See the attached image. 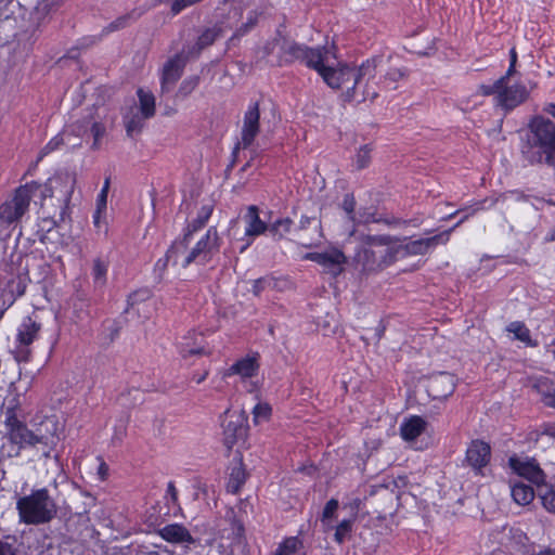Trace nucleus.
Returning <instances> with one entry per match:
<instances>
[{
    "label": "nucleus",
    "mask_w": 555,
    "mask_h": 555,
    "mask_svg": "<svg viewBox=\"0 0 555 555\" xmlns=\"http://www.w3.org/2000/svg\"><path fill=\"white\" fill-rule=\"evenodd\" d=\"M452 231L453 229H449L430 237L409 241L399 245L396 244L397 258L406 256H424L437 245L447 244Z\"/></svg>",
    "instance_id": "nucleus-10"
},
{
    "label": "nucleus",
    "mask_w": 555,
    "mask_h": 555,
    "mask_svg": "<svg viewBox=\"0 0 555 555\" xmlns=\"http://www.w3.org/2000/svg\"><path fill=\"white\" fill-rule=\"evenodd\" d=\"M41 330V324L30 317L24 319L17 330V343L18 347L16 350L17 361H27L30 356L29 345L38 337Z\"/></svg>",
    "instance_id": "nucleus-13"
},
{
    "label": "nucleus",
    "mask_w": 555,
    "mask_h": 555,
    "mask_svg": "<svg viewBox=\"0 0 555 555\" xmlns=\"http://www.w3.org/2000/svg\"><path fill=\"white\" fill-rule=\"evenodd\" d=\"M359 240L360 247L354 260L363 271H382L398 259L396 243L400 238L390 235H360Z\"/></svg>",
    "instance_id": "nucleus-4"
},
{
    "label": "nucleus",
    "mask_w": 555,
    "mask_h": 555,
    "mask_svg": "<svg viewBox=\"0 0 555 555\" xmlns=\"http://www.w3.org/2000/svg\"><path fill=\"white\" fill-rule=\"evenodd\" d=\"M152 297V293L149 288H141L132 292L127 299V308L125 312L134 310L140 314V306L144 305Z\"/></svg>",
    "instance_id": "nucleus-32"
},
{
    "label": "nucleus",
    "mask_w": 555,
    "mask_h": 555,
    "mask_svg": "<svg viewBox=\"0 0 555 555\" xmlns=\"http://www.w3.org/2000/svg\"><path fill=\"white\" fill-rule=\"evenodd\" d=\"M377 59H370L359 67L330 65L324 74V81L333 89L345 88V100L349 102L373 101L378 95V82L375 81Z\"/></svg>",
    "instance_id": "nucleus-1"
},
{
    "label": "nucleus",
    "mask_w": 555,
    "mask_h": 555,
    "mask_svg": "<svg viewBox=\"0 0 555 555\" xmlns=\"http://www.w3.org/2000/svg\"><path fill=\"white\" fill-rule=\"evenodd\" d=\"M246 470L243 466L242 462L236 463L232 468L229 477V481L227 483V490L230 493H237L242 486L246 481Z\"/></svg>",
    "instance_id": "nucleus-29"
},
{
    "label": "nucleus",
    "mask_w": 555,
    "mask_h": 555,
    "mask_svg": "<svg viewBox=\"0 0 555 555\" xmlns=\"http://www.w3.org/2000/svg\"><path fill=\"white\" fill-rule=\"evenodd\" d=\"M297 232L300 243L306 247H311L322 238L320 219L317 217L301 216Z\"/></svg>",
    "instance_id": "nucleus-20"
},
{
    "label": "nucleus",
    "mask_w": 555,
    "mask_h": 555,
    "mask_svg": "<svg viewBox=\"0 0 555 555\" xmlns=\"http://www.w3.org/2000/svg\"><path fill=\"white\" fill-rule=\"evenodd\" d=\"M352 528V521L349 519H345L339 522V525L336 527L335 531V540L338 543H343L346 537L350 533Z\"/></svg>",
    "instance_id": "nucleus-45"
},
{
    "label": "nucleus",
    "mask_w": 555,
    "mask_h": 555,
    "mask_svg": "<svg viewBox=\"0 0 555 555\" xmlns=\"http://www.w3.org/2000/svg\"><path fill=\"white\" fill-rule=\"evenodd\" d=\"M532 388L538 393L542 395L545 404L547 400H552V395L555 387H553V384L550 382L548 378L542 377L537 379L533 383Z\"/></svg>",
    "instance_id": "nucleus-39"
},
{
    "label": "nucleus",
    "mask_w": 555,
    "mask_h": 555,
    "mask_svg": "<svg viewBox=\"0 0 555 555\" xmlns=\"http://www.w3.org/2000/svg\"><path fill=\"white\" fill-rule=\"evenodd\" d=\"M221 36H222V28L218 25H215L210 28L205 29L198 36L195 46L188 50V54L191 56L198 55L202 50L211 46Z\"/></svg>",
    "instance_id": "nucleus-24"
},
{
    "label": "nucleus",
    "mask_w": 555,
    "mask_h": 555,
    "mask_svg": "<svg viewBox=\"0 0 555 555\" xmlns=\"http://www.w3.org/2000/svg\"><path fill=\"white\" fill-rule=\"evenodd\" d=\"M509 63L511 64L517 63V53H516L515 48L511 49V51H509Z\"/></svg>",
    "instance_id": "nucleus-64"
},
{
    "label": "nucleus",
    "mask_w": 555,
    "mask_h": 555,
    "mask_svg": "<svg viewBox=\"0 0 555 555\" xmlns=\"http://www.w3.org/2000/svg\"><path fill=\"white\" fill-rule=\"evenodd\" d=\"M257 23H258V14L256 12H251L249 17L247 18V22L244 23L243 25H241L236 29V31L234 33V35L231 39L240 38V37L246 35L250 29H253L256 26Z\"/></svg>",
    "instance_id": "nucleus-43"
},
{
    "label": "nucleus",
    "mask_w": 555,
    "mask_h": 555,
    "mask_svg": "<svg viewBox=\"0 0 555 555\" xmlns=\"http://www.w3.org/2000/svg\"><path fill=\"white\" fill-rule=\"evenodd\" d=\"M212 209H214V207L210 204L204 205L199 209L197 217L188 225L186 232L184 234V241H188L193 232H196L202 227H204V224L210 218V216L212 214Z\"/></svg>",
    "instance_id": "nucleus-30"
},
{
    "label": "nucleus",
    "mask_w": 555,
    "mask_h": 555,
    "mask_svg": "<svg viewBox=\"0 0 555 555\" xmlns=\"http://www.w3.org/2000/svg\"><path fill=\"white\" fill-rule=\"evenodd\" d=\"M259 104L256 102L248 107L244 115L242 127V141L236 145L234 151L238 149L240 144H242L243 147L246 149L254 142L255 138L259 133Z\"/></svg>",
    "instance_id": "nucleus-19"
},
{
    "label": "nucleus",
    "mask_w": 555,
    "mask_h": 555,
    "mask_svg": "<svg viewBox=\"0 0 555 555\" xmlns=\"http://www.w3.org/2000/svg\"><path fill=\"white\" fill-rule=\"evenodd\" d=\"M455 386L456 379L454 375L440 372L429 378L427 392L433 399L442 400L453 393Z\"/></svg>",
    "instance_id": "nucleus-17"
},
{
    "label": "nucleus",
    "mask_w": 555,
    "mask_h": 555,
    "mask_svg": "<svg viewBox=\"0 0 555 555\" xmlns=\"http://www.w3.org/2000/svg\"><path fill=\"white\" fill-rule=\"evenodd\" d=\"M103 212L104 211H100L99 209H96L93 215V223L99 230L101 229V218Z\"/></svg>",
    "instance_id": "nucleus-60"
},
{
    "label": "nucleus",
    "mask_w": 555,
    "mask_h": 555,
    "mask_svg": "<svg viewBox=\"0 0 555 555\" xmlns=\"http://www.w3.org/2000/svg\"><path fill=\"white\" fill-rule=\"evenodd\" d=\"M258 367L259 364L257 362V358L247 356L232 364L223 373V377H229L231 375H240L242 378L253 377L254 375H256Z\"/></svg>",
    "instance_id": "nucleus-22"
},
{
    "label": "nucleus",
    "mask_w": 555,
    "mask_h": 555,
    "mask_svg": "<svg viewBox=\"0 0 555 555\" xmlns=\"http://www.w3.org/2000/svg\"><path fill=\"white\" fill-rule=\"evenodd\" d=\"M343 209L346 211V214L349 216L350 220H354V207H356V199L352 194H346L344 196L343 203H341Z\"/></svg>",
    "instance_id": "nucleus-48"
},
{
    "label": "nucleus",
    "mask_w": 555,
    "mask_h": 555,
    "mask_svg": "<svg viewBox=\"0 0 555 555\" xmlns=\"http://www.w3.org/2000/svg\"><path fill=\"white\" fill-rule=\"evenodd\" d=\"M282 35L281 33H278L276 34V37H274L272 40L268 41L264 47H263V55L264 56H268L270 55L275 47H279L281 49V43H282Z\"/></svg>",
    "instance_id": "nucleus-50"
},
{
    "label": "nucleus",
    "mask_w": 555,
    "mask_h": 555,
    "mask_svg": "<svg viewBox=\"0 0 555 555\" xmlns=\"http://www.w3.org/2000/svg\"><path fill=\"white\" fill-rule=\"evenodd\" d=\"M140 15H141V13L138 12L137 10H133L129 13L120 15L105 27V31L113 33V31L124 29V28L128 27L132 21L138 20L140 17Z\"/></svg>",
    "instance_id": "nucleus-34"
},
{
    "label": "nucleus",
    "mask_w": 555,
    "mask_h": 555,
    "mask_svg": "<svg viewBox=\"0 0 555 555\" xmlns=\"http://www.w3.org/2000/svg\"><path fill=\"white\" fill-rule=\"evenodd\" d=\"M245 503L241 501L235 507H228L217 521V529L221 539L231 541V544H241L244 540V524L242 511Z\"/></svg>",
    "instance_id": "nucleus-9"
},
{
    "label": "nucleus",
    "mask_w": 555,
    "mask_h": 555,
    "mask_svg": "<svg viewBox=\"0 0 555 555\" xmlns=\"http://www.w3.org/2000/svg\"><path fill=\"white\" fill-rule=\"evenodd\" d=\"M171 259H167V256L165 257L164 260L159 259L156 263V268H158L159 270H165L167 263L170 261Z\"/></svg>",
    "instance_id": "nucleus-63"
},
{
    "label": "nucleus",
    "mask_w": 555,
    "mask_h": 555,
    "mask_svg": "<svg viewBox=\"0 0 555 555\" xmlns=\"http://www.w3.org/2000/svg\"><path fill=\"white\" fill-rule=\"evenodd\" d=\"M371 160V149L369 145H363L359 149L357 157H356V165L358 169H363L367 167Z\"/></svg>",
    "instance_id": "nucleus-44"
},
{
    "label": "nucleus",
    "mask_w": 555,
    "mask_h": 555,
    "mask_svg": "<svg viewBox=\"0 0 555 555\" xmlns=\"http://www.w3.org/2000/svg\"><path fill=\"white\" fill-rule=\"evenodd\" d=\"M529 98V91L525 85L515 83L513 86L501 87L495 96L496 105L502 109L509 112L524 103Z\"/></svg>",
    "instance_id": "nucleus-15"
},
{
    "label": "nucleus",
    "mask_w": 555,
    "mask_h": 555,
    "mask_svg": "<svg viewBox=\"0 0 555 555\" xmlns=\"http://www.w3.org/2000/svg\"><path fill=\"white\" fill-rule=\"evenodd\" d=\"M539 495L543 506L551 513H555V489L546 485L539 487Z\"/></svg>",
    "instance_id": "nucleus-38"
},
{
    "label": "nucleus",
    "mask_w": 555,
    "mask_h": 555,
    "mask_svg": "<svg viewBox=\"0 0 555 555\" xmlns=\"http://www.w3.org/2000/svg\"><path fill=\"white\" fill-rule=\"evenodd\" d=\"M105 126L101 122H93L91 127V133L93 137V147L98 149L101 139L105 135Z\"/></svg>",
    "instance_id": "nucleus-47"
},
{
    "label": "nucleus",
    "mask_w": 555,
    "mask_h": 555,
    "mask_svg": "<svg viewBox=\"0 0 555 555\" xmlns=\"http://www.w3.org/2000/svg\"><path fill=\"white\" fill-rule=\"evenodd\" d=\"M107 194L108 193L101 191L99 196H98L96 209H99L100 211H105L106 210Z\"/></svg>",
    "instance_id": "nucleus-55"
},
{
    "label": "nucleus",
    "mask_w": 555,
    "mask_h": 555,
    "mask_svg": "<svg viewBox=\"0 0 555 555\" xmlns=\"http://www.w3.org/2000/svg\"><path fill=\"white\" fill-rule=\"evenodd\" d=\"M107 470H108L107 465L104 462H102L99 466V474L101 475L102 479H104L106 477Z\"/></svg>",
    "instance_id": "nucleus-62"
},
{
    "label": "nucleus",
    "mask_w": 555,
    "mask_h": 555,
    "mask_svg": "<svg viewBox=\"0 0 555 555\" xmlns=\"http://www.w3.org/2000/svg\"><path fill=\"white\" fill-rule=\"evenodd\" d=\"M338 508V501L335 500V499H331L324 509H323V518L326 519V518H332L333 515L335 514V512L337 511Z\"/></svg>",
    "instance_id": "nucleus-53"
},
{
    "label": "nucleus",
    "mask_w": 555,
    "mask_h": 555,
    "mask_svg": "<svg viewBox=\"0 0 555 555\" xmlns=\"http://www.w3.org/2000/svg\"><path fill=\"white\" fill-rule=\"evenodd\" d=\"M106 270V266L100 259L94 260L92 271L96 281H102L105 278Z\"/></svg>",
    "instance_id": "nucleus-51"
},
{
    "label": "nucleus",
    "mask_w": 555,
    "mask_h": 555,
    "mask_svg": "<svg viewBox=\"0 0 555 555\" xmlns=\"http://www.w3.org/2000/svg\"><path fill=\"white\" fill-rule=\"evenodd\" d=\"M501 87H503V79H498L493 85L478 86L477 93L483 96H489L492 94H495L496 96Z\"/></svg>",
    "instance_id": "nucleus-46"
},
{
    "label": "nucleus",
    "mask_w": 555,
    "mask_h": 555,
    "mask_svg": "<svg viewBox=\"0 0 555 555\" xmlns=\"http://www.w3.org/2000/svg\"><path fill=\"white\" fill-rule=\"evenodd\" d=\"M198 83H199V76H197V75L190 76V77L185 78L181 82L176 96L182 98V99L186 98L189 94H191L196 89Z\"/></svg>",
    "instance_id": "nucleus-40"
},
{
    "label": "nucleus",
    "mask_w": 555,
    "mask_h": 555,
    "mask_svg": "<svg viewBox=\"0 0 555 555\" xmlns=\"http://www.w3.org/2000/svg\"><path fill=\"white\" fill-rule=\"evenodd\" d=\"M247 221V228L245 230L246 236H258L266 230H269L267 224L259 218L258 208L256 206H249L245 216Z\"/></svg>",
    "instance_id": "nucleus-26"
},
{
    "label": "nucleus",
    "mask_w": 555,
    "mask_h": 555,
    "mask_svg": "<svg viewBox=\"0 0 555 555\" xmlns=\"http://www.w3.org/2000/svg\"><path fill=\"white\" fill-rule=\"evenodd\" d=\"M159 535L170 543H193L194 539L190 531L182 525H167L158 531Z\"/></svg>",
    "instance_id": "nucleus-23"
},
{
    "label": "nucleus",
    "mask_w": 555,
    "mask_h": 555,
    "mask_svg": "<svg viewBox=\"0 0 555 555\" xmlns=\"http://www.w3.org/2000/svg\"><path fill=\"white\" fill-rule=\"evenodd\" d=\"M144 117L139 113L125 117L126 133L129 138H133L141 133L144 128Z\"/></svg>",
    "instance_id": "nucleus-35"
},
{
    "label": "nucleus",
    "mask_w": 555,
    "mask_h": 555,
    "mask_svg": "<svg viewBox=\"0 0 555 555\" xmlns=\"http://www.w3.org/2000/svg\"><path fill=\"white\" fill-rule=\"evenodd\" d=\"M207 376H208V370H205L202 374H194L192 379L196 384H201L206 379Z\"/></svg>",
    "instance_id": "nucleus-59"
},
{
    "label": "nucleus",
    "mask_w": 555,
    "mask_h": 555,
    "mask_svg": "<svg viewBox=\"0 0 555 555\" xmlns=\"http://www.w3.org/2000/svg\"><path fill=\"white\" fill-rule=\"evenodd\" d=\"M406 77V70L403 67L389 66L385 72L382 80V85L385 89L395 90L397 88L396 82Z\"/></svg>",
    "instance_id": "nucleus-33"
},
{
    "label": "nucleus",
    "mask_w": 555,
    "mask_h": 555,
    "mask_svg": "<svg viewBox=\"0 0 555 555\" xmlns=\"http://www.w3.org/2000/svg\"><path fill=\"white\" fill-rule=\"evenodd\" d=\"M0 555H15L13 546L0 540Z\"/></svg>",
    "instance_id": "nucleus-56"
},
{
    "label": "nucleus",
    "mask_w": 555,
    "mask_h": 555,
    "mask_svg": "<svg viewBox=\"0 0 555 555\" xmlns=\"http://www.w3.org/2000/svg\"><path fill=\"white\" fill-rule=\"evenodd\" d=\"M508 464L518 476L535 483L538 488L544 482V473L534 460H521L517 456H511Z\"/></svg>",
    "instance_id": "nucleus-18"
},
{
    "label": "nucleus",
    "mask_w": 555,
    "mask_h": 555,
    "mask_svg": "<svg viewBox=\"0 0 555 555\" xmlns=\"http://www.w3.org/2000/svg\"><path fill=\"white\" fill-rule=\"evenodd\" d=\"M491 456L490 446L483 441H473L466 451V461L475 469L486 466Z\"/></svg>",
    "instance_id": "nucleus-21"
},
{
    "label": "nucleus",
    "mask_w": 555,
    "mask_h": 555,
    "mask_svg": "<svg viewBox=\"0 0 555 555\" xmlns=\"http://www.w3.org/2000/svg\"><path fill=\"white\" fill-rule=\"evenodd\" d=\"M543 111L555 118V103H548Z\"/></svg>",
    "instance_id": "nucleus-61"
},
{
    "label": "nucleus",
    "mask_w": 555,
    "mask_h": 555,
    "mask_svg": "<svg viewBox=\"0 0 555 555\" xmlns=\"http://www.w3.org/2000/svg\"><path fill=\"white\" fill-rule=\"evenodd\" d=\"M16 509L21 522L35 526L50 522L57 514V505L46 488L20 498Z\"/></svg>",
    "instance_id": "nucleus-7"
},
{
    "label": "nucleus",
    "mask_w": 555,
    "mask_h": 555,
    "mask_svg": "<svg viewBox=\"0 0 555 555\" xmlns=\"http://www.w3.org/2000/svg\"><path fill=\"white\" fill-rule=\"evenodd\" d=\"M330 54L332 52L327 47L310 48L282 37L278 64L283 66L299 61L307 67L317 70L324 79V74L330 67Z\"/></svg>",
    "instance_id": "nucleus-6"
},
{
    "label": "nucleus",
    "mask_w": 555,
    "mask_h": 555,
    "mask_svg": "<svg viewBox=\"0 0 555 555\" xmlns=\"http://www.w3.org/2000/svg\"><path fill=\"white\" fill-rule=\"evenodd\" d=\"M180 353L181 356L186 359L189 357L195 356V354H204L205 350L203 347H191L189 343H182L180 347Z\"/></svg>",
    "instance_id": "nucleus-49"
},
{
    "label": "nucleus",
    "mask_w": 555,
    "mask_h": 555,
    "mask_svg": "<svg viewBox=\"0 0 555 555\" xmlns=\"http://www.w3.org/2000/svg\"><path fill=\"white\" fill-rule=\"evenodd\" d=\"M105 330L108 332L106 339L112 343L119 335L120 326L117 322L112 321L105 326Z\"/></svg>",
    "instance_id": "nucleus-52"
},
{
    "label": "nucleus",
    "mask_w": 555,
    "mask_h": 555,
    "mask_svg": "<svg viewBox=\"0 0 555 555\" xmlns=\"http://www.w3.org/2000/svg\"><path fill=\"white\" fill-rule=\"evenodd\" d=\"M511 494L517 504L524 506L530 504L535 495L533 488L522 482H515L512 485Z\"/></svg>",
    "instance_id": "nucleus-28"
},
{
    "label": "nucleus",
    "mask_w": 555,
    "mask_h": 555,
    "mask_svg": "<svg viewBox=\"0 0 555 555\" xmlns=\"http://www.w3.org/2000/svg\"><path fill=\"white\" fill-rule=\"evenodd\" d=\"M138 98L140 104V114L144 118H151L155 115V96L152 92L143 89L138 90Z\"/></svg>",
    "instance_id": "nucleus-31"
},
{
    "label": "nucleus",
    "mask_w": 555,
    "mask_h": 555,
    "mask_svg": "<svg viewBox=\"0 0 555 555\" xmlns=\"http://www.w3.org/2000/svg\"><path fill=\"white\" fill-rule=\"evenodd\" d=\"M507 331L513 333L515 335L516 339H518L522 343H526L529 346H537L535 343H532L531 337H530V332L524 323L518 322V321L512 322L507 326Z\"/></svg>",
    "instance_id": "nucleus-36"
},
{
    "label": "nucleus",
    "mask_w": 555,
    "mask_h": 555,
    "mask_svg": "<svg viewBox=\"0 0 555 555\" xmlns=\"http://www.w3.org/2000/svg\"><path fill=\"white\" fill-rule=\"evenodd\" d=\"M542 433L544 435H547L550 437L555 438V423H553V424L552 423L551 424H545L543 426Z\"/></svg>",
    "instance_id": "nucleus-58"
},
{
    "label": "nucleus",
    "mask_w": 555,
    "mask_h": 555,
    "mask_svg": "<svg viewBox=\"0 0 555 555\" xmlns=\"http://www.w3.org/2000/svg\"><path fill=\"white\" fill-rule=\"evenodd\" d=\"M5 426L9 430L10 440L16 444L35 446L42 441L43 437H39L30 431L14 414H10L5 420Z\"/></svg>",
    "instance_id": "nucleus-16"
},
{
    "label": "nucleus",
    "mask_w": 555,
    "mask_h": 555,
    "mask_svg": "<svg viewBox=\"0 0 555 555\" xmlns=\"http://www.w3.org/2000/svg\"><path fill=\"white\" fill-rule=\"evenodd\" d=\"M189 54L184 51L169 57L162 69L160 92L168 93L172 90L176 82L180 79L186 65Z\"/></svg>",
    "instance_id": "nucleus-12"
},
{
    "label": "nucleus",
    "mask_w": 555,
    "mask_h": 555,
    "mask_svg": "<svg viewBox=\"0 0 555 555\" xmlns=\"http://www.w3.org/2000/svg\"><path fill=\"white\" fill-rule=\"evenodd\" d=\"M305 258L319 263L334 278L343 272V266L347 261L345 254L337 248H330L323 253H308Z\"/></svg>",
    "instance_id": "nucleus-14"
},
{
    "label": "nucleus",
    "mask_w": 555,
    "mask_h": 555,
    "mask_svg": "<svg viewBox=\"0 0 555 555\" xmlns=\"http://www.w3.org/2000/svg\"><path fill=\"white\" fill-rule=\"evenodd\" d=\"M253 415L256 424L267 421L271 415V406L268 403H258L253 409Z\"/></svg>",
    "instance_id": "nucleus-42"
},
{
    "label": "nucleus",
    "mask_w": 555,
    "mask_h": 555,
    "mask_svg": "<svg viewBox=\"0 0 555 555\" xmlns=\"http://www.w3.org/2000/svg\"><path fill=\"white\" fill-rule=\"evenodd\" d=\"M426 422L420 416H413L401 425L400 431L404 440H414L425 430Z\"/></svg>",
    "instance_id": "nucleus-27"
},
{
    "label": "nucleus",
    "mask_w": 555,
    "mask_h": 555,
    "mask_svg": "<svg viewBox=\"0 0 555 555\" xmlns=\"http://www.w3.org/2000/svg\"><path fill=\"white\" fill-rule=\"evenodd\" d=\"M40 188V183L35 181L17 188L13 197L0 206V220L8 224L20 220L28 210L31 198Z\"/></svg>",
    "instance_id": "nucleus-8"
},
{
    "label": "nucleus",
    "mask_w": 555,
    "mask_h": 555,
    "mask_svg": "<svg viewBox=\"0 0 555 555\" xmlns=\"http://www.w3.org/2000/svg\"><path fill=\"white\" fill-rule=\"evenodd\" d=\"M167 494L172 505H178V491L173 481H169L167 485Z\"/></svg>",
    "instance_id": "nucleus-54"
},
{
    "label": "nucleus",
    "mask_w": 555,
    "mask_h": 555,
    "mask_svg": "<svg viewBox=\"0 0 555 555\" xmlns=\"http://www.w3.org/2000/svg\"><path fill=\"white\" fill-rule=\"evenodd\" d=\"M186 243L188 241H184V238L173 243L167 250V259H173L175 264L186 268L194 262H208L220 248V237L215 227L209 228L206 234L190 250Z\"/></svg>",
    "instance_id": "nucleus-5"
},
{
    "label": "nucleus",
    "mask_w": 555,
    "mask_h": 555,
    "mask_svg": "<svg viewBox=\"0 0 555 555\" xmlns=\"http://www.w3.org/2000/svg\"><path fill=\"white\" fill-rule=\"evenodd\" d=\"M278 286V280L272 276H263L254 282L253 293L259 296L261 292L267 288H275Z\"/></svg>",
    "instance_id": "nucleus-41"
},
{
    "label": "nucleus",
    "mask_w": 555,
    "mask_h": 555,
    "mask_svg": "<svg viewBox=\"0 0 555 555\" xmlns=\"http://www.w3.org/2000/svg\"><path fill=\"white\" fill-rule=\"evenodd\" d=\"M520 153L531 166L555 170V124L543 116H533L521 137Z\"/></svg>",
    "instance_id": "nucleus-2"
},
{
    "label": "nucleus",
    "mask_w": 555,
    "mask_h": 555,
    "mask_svg": "<svg viewBox=\"0 0 555 555\" xmlns=\"http://www.w3.org/2000/svg\"><path fill=\"white\" fill-rule=\"evenodd\" d=\"M75 177L70 173H57L50 178L47 183L40 184V196L42 199L55 198L56 210L51 212L42 205V229L51 231L59 227L68 217V205L75 188Z\"/></svg>",
    "instance_id": "nucleus-3"
},
{
    "label": "nucleus",
    "mask_w": 555,
    "mask_h": 555,
    "mask_svg": "<svg viewBox=\"0 0 555 555\" xmlns=\"http://www.w3.org/2000/svg\"><path fill=\"white\" fill-rule=\"evenodd\" d=\"M516 73V64H511L509 63V67L507 69V72L505 73L504 76H502L500 79H503V85L504 83H507V80L511 78V76H513L514 74Z\"/></svg>",
    "instance_id": "nucleus-57"
},
{
    "label": "nucleus",
    "mask_w": 555,
    "mask_h": 555,
    "mask_svg": "<svg viewBox=\"0 0 555 555\" xmlns=\"http://www.w3.org/2000/svg\"><path fill=\"white\" fill-rule=\"evenodd\" d=\"M65 0H38L33 12V17L38 23H43L56 13Z\"/></svg>",
    "instance_id": "nucleus-25"
},
{
    "label": "nucleus",
    "mask_w": 555,
    "mask_h": 555,
    "mask_svg": "<svg viewBox=\"0 0 555 555\" xmlns=\"http://www.w3.org/2000/svg\"><path fill=\"white\" fill-rule=\"evenodd\" d=\"M244 413L227 410L222 415L223 443L230 450L247 436V426Z\"/></svg>",
    "instance_id": "nucleus-11"
},
{
    "label": "nucleus",
    "mask_w": 555,
    "mask_h": 555,
    "mask_svg": "<svg viewBox=\"0 0 555 555\" xmlns=\"http://www.w3.org/2000/svg\"><path fill=\"white\" fill-rule=\"evenodd\" d=\"M293 221L289 218L279 219L269 227V232L276 240L284 237L291 231Z\"/></svg>",
    "instance_id": "nucleus-37"
}]
</instances>
